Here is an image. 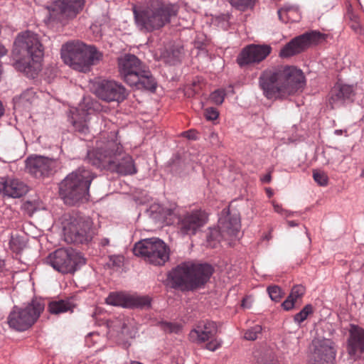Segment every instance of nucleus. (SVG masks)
Returning <instances> with one entry per match:
<instances>
[{
  "instance_id": "7ed1b4c3",
  "label": "nucleus",
  "mask_w": 364,
  "mask_h": 364,
  "mask_svg": "<svg viewBox=\"0 0 364 364\" xmlns=\"http://www.w3.org/2000/svg\"><path fill=\"white\" fill-rule=\"evenodd\" d=\"M14 53L21 56L15 68L30 78H35L41 70L44 48L38 35L30 31L19 33L14 41Z\"/></svg>"
},
{
  "instance_id": "a18cd8bd",
  "label": "nucleus",
  "mask_w": 364,
  "mask_h": 364,
  "mask_svg": "<svg viewBox=\"0 0 364 364\" xmlns=\"http://www.w3.org/2000/svg\"><path fill=\"white\" fill-rule=\"evenodd\" d=\"M175 208L164 210V213L168 216L175 215Z\"/></svg>"
},
{
  "instance_id": "dca6fc26",
  "label": "nucleus",
  "mask_w": 364,
  "mask_h": 364,
  "mask_svg": "<svg viewBox=\"0 0 364 364\" xmlns=\"http://www.w3.org/2000/svg\"><path fill=\"white\" fill-rule=\"evenodd\" d=\"M314 352L309 364H334L336 350L333 341L316 338L313 341Z\"/></svg>"
},
{
  "instance_id": "ddd939ff",
  "label": "nucleus",
  "mask_w": 364,
  "mask_h": 364,
  "mask_svg": "<svg viewBox=\"0 0 364 364\" xmlns=\"http://www.w3.org/2000/svg\"><path fill=\"white\" fill-rule=\"evenodd\" d=\"M85 4V0H55L48 8L50 19L65 24L77 17Z\"/></svg>"
},
{
  "instance_id": "bb28decb",
  "label": "nucleus",
  "mask_w": 364,
  "mask_h": 364,
  "mask_svg": "<svg viewBox=\"0 0 364 364\" xmlns=\"http://www.w3.org/2000/svg\"><path fill=\"white\" fill-rule=\"evenodd\" d=\"M76 307V304L73 298H66L64 299L54 300L49 302L48 311L54 315H59L66 312H73Z\"/></svg>"
},
{
  "instance_id": "09e8293b",
  "label": "nucleus",
  "mask_w": 364,
  "mask_h": 364,
  "mask_svg": "<svg viewBox=\"0 0 364 364\" xmlns=\"http://www.w3.org/2000/svg\"><path fill=\"white\" fill-rule=\"evenodd\" d=\"M6 49L0 44V58L6 55Z\"/></svg>"
},
{
  "instance_id": "412c9836",
  "label": "nucleus",
  "mask_w": 364,
  "mask_h": 364,
  "mask_svg": "<svg viewBox=\"0 0 364 364\" xmlns=\"http://www.w3.org/2000/svg\"><path fill=\"white\" fill-rule=\"evenodd\" d=\"M218 333V326L210 321H200L189 333L191 342L200 344L213 338Z\"/></svg>"
},
{
  "instance_id": "37998d69",
  "label": "nucleus",
  "mask_w": 364,
  "mask_h": 364,
  "mask_svg": "<svg viewBox=\"0 0 364 364\" xmlns=\"http://www.w3.org/2000/svg\"><path fill=\"white\" fill-rule=\"evenodd\" d=\"M242 306L245 309H250L252 306V300L250 297H245L242 301Z\"/></svg>"
},
{
  "instance_id": "79ce46f5",
  "label": "nucleus",
  "mask_w": 364,
  "mask_h": 364,
  "mask_svg": "<svg viewBox=\"0 0 364 364\" xmlns=\"http://www.w3.org/2000/svg\"><path fill=\"white\" fill-rule=\"evenodd\" d=\"M274 210L279 213L284 214L285 216L289 217L291 213L287 210H283L282 208L278 204H274Z\"/></svg>"
},
{
  "instance_id": "423d86ee",
  "label": "nucleus",
  "mask_w": 364,
  "mask_h": 364,
  "mask_svg": "<svg viewBox=\"0 0 364 364\" xmlns=\"http://www.w3.org/2000/svg\"><path fill=\"white\" fill-rule=\"evenodd\" d=\"M177 6L159 0L150 1L134 9L136 23L141 31L151 32L160 29L177 14Z\"/></svg>"
},
{
  "instance_id": "4c0bfd02",
  "label": "nucleus",
  "mask_w": 364,
  "mask_h": 364,
  "mask_svg": "<svg viewBox=\"0 0 364 364\" xmlns=\"http://www.w3.org/2000/svg\"><path fill=\"white\" fill-rule=\"evenodd\" d=\"M209 341H210L205 346V348L208 350L215 351L221 346L222 341L220 339L214 337Z\"/></svg>"
},
{
  "instance_id": "8fccbe9b",
  "label": "nucleus",
  "mask_w": 364,
  "mask_h": 364,
  "mask_svg": "<svg viewBox=\"0 0 364 364\" xmlns=\"http://www.w3.org/2000/svg\"><path fill=\"white\" fill-rule=\"evenodd\" d=\"M338 152L337 154L339 156V159L341 161H343L346 159V155L342 154L340 151L336 150Z\"/></svg>"
},
{
  "instance_id": "9b49d317",
  "label": "nucleus",
  "mask_w": 364,
  "mask_h": 364,
  "mask_svg": "<svg viewBox=\"0 0 364 364\" xmlns=\"http://www.w3.org/2000/svg\"><path fill=\"white\" fill-rule=\"evenodd\" d=\"M45 262L62 274H73L85 264V259L73 249L59 248L50 253Z\"/></svg>"
},
{
  "instance_id": "6e6552de",
  "label": "nucleus",
  "mask_w": 364,
  "mask_h": 364,
  "mask_svg": "<svg viewBox=\"0 0 364 364\" xmlns=\"http://www.w3.org/2000/svg\"><path fill=\"white\" fill-rule=\"evenodd\" d=\"M63 62L73 70L82 73L89 72L91 67L103 59V53L93 46L82 42L69 41L62 46L60 50Z\"/></svg>"
},
{
  "instance_id": "9d476101",
  "label": "nucleus",
  "mask_w": 364,
  "mask_h": 364,
  "mask_svg": "<svg viewBox=\"0 0 364 364\" xmlns=\"http://www.w3.org/2000/svg\"><path fill=\"white\" fill-rule=\"evenodd\" d=\"M44 308V302L38 299L32 300L23 309L14 306L7 318L8 324L16 331H26L34 324Z\"/></svg>"
},
{
  "instance_id": "ea45409f",
  "label": "nucleus",
  "mask_w": 364,
  "mask_h": 364,
  "mask_svg": "<svg viewBox=\"0 0 364 364\" xmlns=\"http://www.w3.org/2000/svg\"><path fill=\"white\" fill-rule=\"evenodd\" d=\"M232 6H235L240 9L247 6L252 1V0H228Z\"/></svg>"
},
{
  "instance_id": "c03bdc74",
  "label": "nucleus",
  "mask_w": 364,
  "mask_h": 364,
  "mask_svg": "<svg viewBox=\"0 0 364 364\" xmlns=\"http://www.w3.org/2000/svg\"><path fill=\"white\" fill-rule=\"evenodd\" d=\"M183 136L187 137L189 139H196V133L193 130H189L183 132Z\"/></svg>"
},
{
  "instance_id": "1a4fd4ad",
  "label": "nucleus",
  "mask_w": 364,
  "mask_h": 364,
  "mask_svg": "<svg viewBox=\"0 0 364 364\" xmlns=\"http://www.w3.org/2000/svg\"><path fill=\"white\" fill-rule=\"evenodd\" d=\"M133 252L134 255L156 266L164 265L170 257L168 246L158 237L146 238L136 242Z\"/></svg>"
},
{
  "instance_id": "72a5a7b5",
  "label": "nucleus",
  "mask_w": 364,
  "mask_h": 364,
  "mask_svg": "<svg viewBox=\"0 0 364 364\" xmlns=\"http://www.w3.org/2000/svg\"><path fill=\"white\" fill-rule=\"evenodd\" d=\"M269 297L272 301H279L282 296V291L278 286H272L267 288Z\"/></svg>"
},
{
  "instance_id": "4be33fe9",
  "label": "nucleus",
  "mask_w": 364,
  "mask_h": 364,
  "mask_svg": "<svg viewBox=\"0 0 364 364\" xmlns=\"http://www.w3.org/2000/svg\"><path fill=\"white\" fill-rule=\"evenodd\" d=\"M347 351L354 360L360 358L364 353V329L355 325L350 326Z\"/></svg>"
},
{
  "instance_id": "f3484780",
  "label": "nucleus",
  "mask_w": 364,
  "mask_h": 364,
  "mask_svg": "<svg viewBox=\"0 0 364 364\" xmlns=\"http://www.w3.org/2000/svg\"><path fill=\"white\" fill-rule=\"evenodd\" d=\"M208 217L201 210H194L178 217L177 226L183 235H193L207 223Z\"/></svg>"
},
{
  "instance_id": "2eb2a0df",
  "label": "nucleus",
  "mask_w": 364,
  "mask_h": 364,
  "mask_svg": "<svg viewBox=\"0 0 364 364\" xmlns=\"http://www.w3.org/2000/svg\"><path fill=\"white\" fill-rule=\"evenodd\" d=\"M94 92L101 100L110 102H122L127 97L124 85L115 80H102L94 85Z\"/></svg>"
},
{
  "instance_id": "5fc2aeb1",
  "label": "nucleus",
  "mask_w": 364,
  "mask_h": 364,
  "mask_svg": "<svg viewBox=\"0 0 364 364\" xmlns=\"http://www.w3.org/2000/svg\"><path fill=\"white\" fill-rule=\"evenodd\" d=\"M360 176L361 178H364V167L362 168V171H361Z\"/></svg>"
},
{
  "instance_id": "4468645a",
  "label": "nucleus",
  "mask_w": 364,
  "mask_h": 364,
  "mask_svg": "<svg viewBox=\"0 0 364 364\" xmlns=\"http://www.w3.org/2000/svg\"><path fill=\"white\" fill-rule=\"evenodd\" d=\"M326 35L319 31H311L294 38L280 50L279 56L289 58L299 54L311 46H316L325 41Z\"/></svg>"
},
{
  "instance_id": "393cba45",
  "label": "nucleus",
  "mask_w": 364,
  "mask_h": 364,
  "mask_svg": "<svg viewBox=\"0 0 364 364\" xmlns=\"http://www.w3.org/2000/svg\"><path fill=\"white\" fill-rule=\"evenodd\" d=\"M354 96L353 85L337 83L333 88L329 100L332 107L343 104L346 100H351Z\"/></svg>"
},
{
  "instance_id": "6ab92c4d",
  "label": "nucleus",
  "mask_w": 364,
  "mask_h": 364,
  "mask_svg": "<svg viewBox=\"0 0 364 364\" xmlns=\"http://www.w3.org/2000/svg\"><path fill=\"white\" fill-rule=\"evenodd\" d=\"M271 51L272 48L268 45H249L240 53L237 58V63L240 67L259 63L264 60Z\"/></svg>"
},
{
  "instance_id": "a211bd4d",
  "label": "nucleus",
  "mask_w": 364,
  "mask_h": 364,
  "mask_svg": "<svg viewBox=\"0 0 364 364\" xmlns=\"http://www.w3.org/2000/svg\"><path fill=\"white\" fill-rule=\"evenodd\" d=\"M106 303L124 308L149 307L151 299L147 296L130 295L123 292H112L106 298Z\"/></svg>"
},
{
  "instance_id": "473e14b6",
  "label": "nucleus",
  "mask_w": 364,
  "mask_h": 364,
  "mask_svg": "<svg viewBox=\"0 0 364 364\" xmlns=\"http://www.w3.org/2000/svg\"><path fill=\"white\" fill-rule=\"evenodd\" d=\"M313 178L314 181L321 186H326L328 184V178L323 171L315 170L313 172Z\"/></svg>"
},
{
  "instance_id": "aec40b11",
  "label": "nucleus",
  "mask_w": 364,
  "mask_h": 364,
  "mask_svg": "<svg viewBox=\"0 0 364 364\" xmlns=\"http://www.w3.org/2000/svg\"><path fill=\"white\" fill-rule=\"evenodd\" d=\"M55 166V159L41 156H31L26 159V168L36 178L49 176Z\"/></svg>"
},
{
  "instance_id": "c85d7f7f",
  "label": "nucleus",
  "mask_w": 364,
  "mask_h": 364,
  "mask_svg": "<svg viewBox=\"0 0 364 364\" xmlns=\"http://www.w3.org/2000/svg\"><path fill=\"white\" fill-rule=\"evenodd\" d=\"M305 293V288L302 285L294 286L291 291L290 294L282 303V306L284 309L289 311L294 307L299 299H301Z\"/></svg>"
},
{
  "instance_id": "58836bf2",
  "label": "nucleus",
  "mask_w": 364,
  "mask_h": 364,
  "mask_svg": "<svg viewBox=\"0 0 364 364\" xmlns=\"http://www.w3.org/2000/svg\"><path fill=\"white\" fill-rule=\"evenodd\" d=\"M161 326L164 331L169 333L177 332L179 330V326L169 322H162Z\"/></svg>"
},
{
  "instance_id": "603ef678",
  "label": "nucleus",
  "mask_w": 364,
  "mask_h": 364,
  "mask_svg": "<svg viewBox=\"0 0 364 364\" xmlns=\"http://www.w3.org/2000/svg\"><path fill=\"white\" fill-rule=\"evenodd\" d=\"M343 132H346V131H343L342 129H336L334 131V134H336V135H341L343 134Z\"/></svg>"
},
{
  "instance_id": "a19ab883",
  "label": "nucleus",
  "mask_w": 364,
  "mask_h": 364,
  "mask_svg": "<svg viewBox=\"0 0 364 364\" xmlns=\"http://www.w3.org/2000/svg\"><path fill=\"white\" fill-rule=\"evenodd\" d=\"M258 364H279L272 354H267L258 360Z\"/></svg>"
},
{
  "instance_id": "f8f14e48",
  "label": "nucleus",
  "mask_w": 364,
  "mask_h": 364,
  "mask_svg": "<svg viewBox=\"0 0 364 364\" xmlns=\"http://www.w3.org/2000/svg\"><path fill=\"white\" fill-rule=\"evenodd\" d=\"M95 235L90 218H73L63 227L64 240L68 243L87 245Z\"/></svg>"
},
{
  "instance_id": "f257e3e1",
  "label": "nucleus",
  "mask_w": 364,
  "mask_h": 364,
  "mask_svg": "<svg viewBox=\"0 0 364 364\" xmlns=\"http://www.w3.org/2000/svg\"><path fill=\"white\" fill-rule=\"evenodd\" d=\"M117 132H111L97 142L95 149L87 152L88 163L100 169L119 175L136 173L137 168L133 158L124 151Z\"/></svg>"
},
{
  "instance_id": "c9c22d12",
  "label": "nucleus",
  "mask_w": 364,
  "mask_h": 364,
  "mask_svg": "<svg viewBox=\"0 0 364 364\" xmlns=\"http://www.w3.org/2000/svg\"><path fill=\"white\" fill-rule=\"evenodd\" d=\"M36 100V95L33 90H27L20 96V102L23 104L26 102L32 104Z\"/></svg>"
},
{
  "instance_id": "20e7f679",
  "label": "nucleus",
  "mask_w": 364,
  "mask_h": 364,
  "mask_svg": "<svg viewBox=\"0 0 364 364\" xmlns=\"http://www.w3.org/2000/svg\"><path fill=\"white\" fill-rule=\"evenodd\" d=\"M213 271V267L208 264L188 261L172 269L168 274V279L175 289L182 291H193L203 287Z\"/></svg>"
},
{
  "instance_id": "7c9ffc66",
  "label": "nucleus",
  "mask_w": 364,
  "mask_h": 364,
  "mask_svg": "<svg viewBox=\"0 0 364 364\" xmlns=\"http://www.w3.org/2000/svg\"><path fill=\"white\" fill-rule=\"evenodd\" d=\"M313 313V307L311 304L306 305L301 311L295 314L294 320L298 324L304 321L307 317Z\"/></svg>"
},
{
  "instance_id": "f704fd0d",
  "label": "nucleus",
  "mask_w": 364,
  "mask_h": 364,
  "mask_svg": "<svg viewBox=\"0 0 364 364\" xmlns=\"http://www.w3.org/2000/svg\"><path fill=\"white\" fill-rule=\"evenodd\" d=\"M225 93L223 90H217L213 92L210 100L215 105H221L225 99Z\"/></svg>"
},
{
  "instance_id": "c756f323",
  "label": "nucleus",
  "mask_w": 364,
  "mask_h": 364,
  "mask_svg": "<svg viewBox=\"0 0 364 364\" xmlns=\"http://www.w3.org/2000/svg\"><path fill=\"white\" fill-rule=\"evenodd\" d=\"M262 332V327L260 325H255L248 328L244 334V338L248 341H255Z\"/></svg>"
},
{
  "instance_id": "2f4dec72",
  "label": "nucleus",
  "mask_w": 364,
  "mask_h": 364,
  "mask_svg": "<svg viewBox=\"0 0 364 364\" xmlns=\"http://www.w3.org/2000/svg\"><path fill=\"white\" fill-rule=\"evenodd\" d=\"M9 246L13 252L18 253L24 248L25 242L19 237H12L9 242Z\"/></svg>"
},
{
  "instance_id": "b1692460",
  "label": "nucleus",
  "mask_w": 364,
  "mask_h": 364,
  "mask_svg": "<svg viewBox=\"0 0 364 364\" xmlns=\"http://www.w3.org/2000/svg\"><path fill=\"white\" fill-rule=\"evenodd\" d=\"M90 119V114L83 108H74L68 114V121L73 125L74 130L82 134H86L89 132Z\"/></svg>"
},
{
  "instance_id": "6e6d98bb",
  "label": "nucleus",
  "mask_w": 364,
  "mask_h": 364,
  "mask_svg": "<svg viewBox=\"0 0 364 364\" xmlns=\"http://www.w3.org/2000/svg\"><path fill=\"white\" fill-rule=\"evenodd\" d=\"M211 137H213H213H217V135H216L215 134L213 133V134H211Z\"/></svg>"
},
{
  "instance_id": "f03ea898",
  "label": "nucleus",
  "mask_w": 364,
  "mask_h": 364,
  "mask_svg": "<svg viewBox=\"0 0 364 364\" xmlns=\"http://www.w3.org/2000/svg\"><path fill=\"white\" fill-rule=\"evenodd\" d=\"M304 82L302 71L293 66L265 70L259 77V86L268 100L285 99L301 88Z\"/></svg>"
},
{
  "instance_id": "49530a36",
  "label": "nucleus",
  "mask_w": 364,
  "mask_h": 364,
  "mask_svg": "<svg viewBox=\"0 0 364 364\" xmlns=\"http://www.w3.org/2000/svg\"><path fill=\"white\" fill-rule=\"evenodd\" d=\"M262 181L263 183H268L271 181V175L270 173L266 174L264 176V177L262 178Z\"/></svg>"
},
{
  "instance_id": "39448f33",
  "label": "nucleus",
  "mask_w": 364,
  "mask_h": 364,
  "mask_svg": "<svg viewBox=\"0 0 364 364\" xmlns=\"http://www.w3.org/2000/svg\"><path fill=\"white\" fill-rule=\"evenodd\" d=\"M95 177V175L85 167H79L67 175L59 184V195L64 203L76 205L87 202Z\"/></svg>"
},
{
  "instance_id": "0eeeda50",
  "label": "nucleus",
  "mask_w": 364,
  "mask_h": 364,
  "mask_svg": "<svg viewBox=\"0 0 364 364\" xmlns=\"http://www.w3.org/2000/svg\"><path fill=\"white\" fill-rule=\"evenodd\" d=\"M120 77L129 86L138 90L154 91L156 81L151 71L134 55L125 54L117 59Z\"/></svg>"
},
{
  "instance_id": "cd10ccee",
  "label": "nucleus",
  "mask_w": 364,
  "mask_h": 364,
  "mask_svg": "<svg viewBox=\"0 0 364 364\" xmlns=\"http://www.w3.org/2000/svg\"><path fill=\"white\" fill-rule=\"evenodd\" d=\"M277 13L279 20L285 23L298 21L301 18L299 7L296 5L284 4Z\"/></svg>"
},
{
  "instance_id": "e433bc0d",
  "label": "nucleus",
  "mask_w": 364,
  "mask_h": 364,
  "mask_svg": "<svg viewBox=\"0 0 364 364\" xmlns=\"http://www.w3.org/2000/svg\"><path fill=\"white\" fill-rule=\"evenodd\" d=\"M204 115L207 120L213 121L218 119L219 112L216 108L208 107L204 111Z\"/></svg>"
},
{
  "instance_id": "de8ad7c7",
  "label": "nucleus",
  "mask_w": 364,
  "mask_h": 364,
  "mask_svg": "<svg viewBox=\"0 0 364 364\" xmlns=\"http://www.w3.org/2000/svg\"><path fill=\"white\" fill-rule=\"evenodd\" d=\"M100 244L102 247L107 246L109 244V240L108 238H102Z\"/></svg>"
},
{
  "instance_id": "5701e85b",
  "label": "nucleus",
  "mask_w": 364,
  "mask_h": 364,
  "mask_svg": "<svg viewBox=\"0 0 364 364\" xmlns=\"http://www.w3.org/2000/svg\"><path fill=\"white\" fill-rule=\"evenodd\" d=\"M28 186L16 178H2L0 181V193L10 198H20L28 192Z\"/></svg>"
},
{
  "instance_id": "3c124183",
  "label": "nucleus",
  "mask_w": 364,
  "mask_h": 364,
  "mask_svg": "<svg viewBox=\"0 0 364 364\" xmlns=\"http://www.w3.org/2000/svg\"><path fill=\"white\" fill-rule=\"evenodd\" d=\"M287 224L289 227H295L298 225V223L294 220L287 221Z\"/></svg>"
},
{
  "instance_id": "a878e982",
  "label": "nucleus",
  "mask_w": 364,
  "mask_h": 364,
  "mask_svg": "<svg viewBox=\"0 0 364 364\" xmlns=\"http://www.w3.org/2000/svg\"><path fill=\"white\" fill-rule=\"evenodd\" d=\"M219 232L225 240L235 237L240 229V220L237 217H229L219 220Z\"/></svg>"
},
{
  "instance_id": "864d4df0",
  "label": "nucleus",
  "mask_w": 364,
  "mask_h": 364,
  "mask_svg": "<svg viewBox=\"0 0 364 364\" xmlns=\"http://www.w3.org/2000/svg\"><path fill=\"white\" fill-rule=\"evenodd\" d=\"M4 267V260L0 257V270Z\"/></svg>"
}]
</instances>
